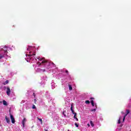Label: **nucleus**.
<instances>
[{"instance_id":"1","label":"nucleus","mask_w":131,"mask_h":131,"mask_svg":"<svg viewBox=\"0 0 131 131\" xmlns=\"http://www.w3.org/2000/svg\"><path fill=\"white\" fill-rule=\"evenodd\" d=\"M71 111H72V113H73V114H74V118H76V115H77V114L75 112H74V111L73 110V104H71Z\"/></svg>"},{"instance_id":"2","label":"nucleus","mask_w":131,"mask_h":131,"mask_svg":"<svg viewBox=\"0 0 131 131\" xmlns=\"http://www.w3.org/2000/svg\"><path fill=\"white\" fill-rule=\"evenodd\" d=\"M26 121H27V119L26 118H24L21 121V124H23V127H25V123H26Z\"/></svg>"},{"instance_id":"3","label":"nucleus","mask_w":131,"mask_h":131,"mask_svg":"<svg viewBox=\"0 0 131 131\" xmlns=\"http://www.w3.org/2000/svg\"><path fill=\"white\" fill-rule=\"evenodd\" d=\"M10 118L11 119V122L12 123L14 124L15 122H16V121L15 120V118H14V116L13 115L10 114Z\"/></svg>"},{"instance_id":"4","label":"nucleus","mask_w":131,"mask_h":131,"mask_svg":"<svg viewBox=\"0 0 131 131\" xmlns=\"http://www.w3.org/2000/svg\"><path fill=\"white\" fill-rule=\"evenodd\" d=\"M6 93L8 96H10V95H11V89H10V87L7 88Z\"/></svg>"},{"instance_id":"5","label":"nucleus","mask_w":131,"mask_h":131,"mask_svg":"<svg viewBox=\"0 0 131 131\" xmlns=\"http://www.w3.org/2000/svg\"><path fill=\"white\" fill-rule=\"evenodd\" d=\"M5 119H6V122H7V123H10L11 120H10V118H8V117L7 116H5Z\"/></svg>"},{"instance_id":"6","label":"nucleus","mask_w":131,"mask_h":131,"mask_svg":"<svg viewBox=\"0 0 131 131\" xmlns=\"http://www.w3.org/2000/svg\"><path fill=\"white\" fill-rule=\"evenodd\" d=\"M3 103L4 106H8V103L7 102V101H6V100H3Z\"/></svg>"},{"instance_id":"7","label":"nucleus","mask_w":131,"mask_h":131,"mask_svg":"<svg viewBox=\"0 0 131 131\" xmlns=\"http://www.w3.org/2000/svg\"><path fill=\"white\" fill-rule=\"evenodd\" d=\"M28 56H29L30 57V58L31 59L33 56H35V53H34L33 54H28Z\"/></svg>"},{"instance_id":"8","label":"nucleus","mask_w":131,"mask_h":131,"mask_svg":"<svg viewBox=\"0 0 131 131\" xmlns=\"http://www.w3.org/2000/svg\"><path fill=\"white\" fill-rule=\"evenodd\" d=\"M45 63H48L47 60H43L41 62V64H45Z\"/></svg>"},{"instance_id":"9","label":"nucleus","mask_w":131,"mask_h":131,"mask_svg":"<svg viewBox=\"0 0 131 131\" xmlns=\"http://www.w3.org/2000/svg\"><path fill=\"white\" fill-rule=\"evenodd\" d=\"M69 89L70 91H72V86L70 84H69Z\"/></svg>"},{"instance_id":"10","label":"nucleus","mask_w":131,"mask_h":131,"mask_svg":"<svg viewBox=\"0 0 131 131\" xmlns=\"http://www.w3.org/2000/svg\"><path fill=\"white\" fill-rule=\"evenodd\" d=\"M37 59H38L39 61H42L43 60V58H40V57H38Z\"/></svg>"},{"instance_id":"11","label":"nucleus","mask_w":131,"mask_h":131,"mask_svg":"<svg viewBox=\"0 0 131 131\" xmlns=\"http://www.w3.org/2000/svg\"><path fill=\"white\" fill-rule=\"evenodd\" d=\"M37 119L38 120L40 121V122H41V124H42V120L41 118H39L38 117H37Z\"/></svg>"},{"instance_id":"12","label":"nucleus","mask_w":131,"mask_h":131,"mask_svg":"<svg viewBox=\"0 0 131 131\" xmlns=\"http://www.w3.org/2000/svg\"><path fill=\"white\" fill-rule=\"evenodd\" d=\"M90 124L91 125V126H92V127H94V123L93 122V121H90Z\"/></svg>"},{"instance_id":"13","label":"nucleus","mask_w":131,"mask_h":131,"mask_svg":"<svg viewBox=\"0 0 131 131\" xmlns=\"http://www.w3.org/2000/svg\"><path fill=\"white\" fill-rule=\"evenodd\" d=\"M51 64H52L54 67H56V64L54 62H49V65H51Z\"/></svg>"},{"instance_id":"14","label":"nucleus","mask_w":131,"mask_h":131,"mask_svg":"<svg viewBox=\"0 0 131 131\" xmlns=\"http://www.w3.org/2000/svg\"><path fill=\"white\" fill-rule=\"evenodd\" d=\"M8 83H9V80H6V81L4 82V85H6V84H8Z\"/></svg>"},{"instance_id":"15","label":"nucleus","mask_w":131,"mask_h":131,"mask_svg":"<svg viewBox=\"0 0 131 131\" xmlns=\"http://www.w3.org/2000/svg\"><path fill=\"white\" fill-rule=\"evenodd\" d=\"M91 104L94 107L95 106V104L94 103V100H91Z\"/></svg>"},{"instance_id":"16","label":"nucleus","mask_w":131,"mask_h":131,"mask_svg":"<svg viewBox=\"0 0 131 131\" xmlns=\"http://www.w3.org/2000/svg\"><path fill=\"white\" fill-rule=\"evenodd\" d=\"M126 114H127V115L128 114H129V113H130V112L129 111V110H126Z\"/></svg>"},{"instance_id":"17","label":"nucleus","mask_w":131,"mask_h":131,"mask_svg":"<svg viewBox=\"0 0 131 131\" xmlns=\"http://www.w3.org/2000/svg\"><path fill=\"white\" fill-rule=\"evenodd\" d=\"M126 116H127V114H126L123 118V121H124V120H125V117H126Z\"/></svg>"},{"instance_id":"18","label":"nucleus","mask_w":131,"mask_h":131,"mask_svg":"<svg viewBox=\"0 0 131 131\" xmlns=\"http://www.w3.org/2000/svg\"><path fill=\"white\" fill-rule=\"evenodd\" d=\"M85 104H90V101H89V100H86L85 101Z\"/></svg>"},{"instance_id":"19","label":"nucleus","mask_w":131,"mask_h":131,"mask_svg":"<svg viewBox=\"0 0 131 131\" xmlns=\"http://www.w3.org/2000/svg\"><path fill=\"white\" fill-rule=\"evenodd\" d=\"M65 113H66V111H63L62 112V114L64 115V117H66V115L65 114Z\"/></svg>"},{"instance_id":"20","label":"nucleus","mask_w":131,"mask_h":131,"mask_svg":"<svg viewBox=\"0 0 131 131\" xmlns=\"http://www.w3.org/2000/svg\"><path fill=\"white\" fill-rule=\"evenodd\" d=\"M32 109H36V107L35 106V105L34 104H33L32 106Z\"/></svg>"},{"instance_id":"21","label":"nucleus","mask_w":131,"mask_h":131,"mask_svg":"<svg viewBox=\"0 0 131 131\" xmlns=\"http://www.w3.org/2000/svg\"><path fill=\"white\" fill-rule=\"evenodd\" d=\"M3 58H4V55L0 54V59H3Z\"/></svg>"},{"instance_id":"22","label":"nucleus","mask_w":131,"mask_h":131,"mask_svg":"<svg viewBox=\"0 0 131 131\" xmlns=\"http://www.w3.org/2000/svg\"><path fill=\"white\" fill-rule=\"evenodd\" d=\"M75 126H76V127H78V126H79V125L76 123H75Z\"/></svg>"},{"instance_id":"23","label":"nucleus","mask_w":131,"mask_h":131,"mask_svg":"<svg viewBox=\"0 0 131 131\" xmlns=\"http://www.w3.org/2000/svg\"><path fill=\"white\" fill-rule=\"evenodd\" d=\"M91 111L94 112H96V108H94V109L92 110Z\"/></svg>"},{"instance_id":"24","label":"nucleus","mask_w":131,"mask_h":131,"mask_svg":"<svg viewBox=\"0 0 131 131\" xmlns=\"http://www.w3.org/2000/svg\"><path fill=\"white\" fill-rule=\"evenodd\" d=\"M34 104H36V99H34Z\"/></svg>"},{"instance_id":"25","label":"nucleus","mask_w":131,"mask_h":131,"mask_svg":"<svg viewBox=\"0 0 131 131\" xmlns=\"http://www.w3.org/2000/svg\"><path fill=\"white\" fill-rule=\"evenodd\" d=\"M37 64H39V66H40V65H41V63L38 62Z\"/></svg>"},{"instance_id":"26","label":"nucleus","mask_w":131,"mask_h":131,"mask_svg":"<svg viewBox=\"0 0 131 131\" xmlns=\"http://www.w3.org/2000/svg\"><path fill=\"white\" fill-rule=\"evenodd\" d=\"M66 73H67V74H69L68 70H66Z\"/></svg>"},{"instance_id":"27","label":"nucleus","mask_w":131,"mask_h":131,"mask_svg":"<svg viewBox=\"0 0 131 131\" xmlns=\"http://www.w3.org/2000/svg\"><path fill=\"white\" fill-rule=\"evenodd\" d=\"M75 119H76V120H77V121H78V119L77 118V117H76V118H75Z\"/></svg>"},{"instance_id":"28","label":"nucleus","mask_w":131,"mask_h":131,"mask_svg":"<svg viewBox=\"0 0 131 131\" xmlns=\"http://www.w3.org/2000/svg\"><path fill=\"white\" fill-rule=\"evenodd\" d=\"M33 96H34V97H35V93H33Z\"/></svg>"},{"instance_id":"29","label":"nucleus","mask_w":131,"mask_h":131,"mask_svg":"<svg viewBox=\"0 0 131 131\" xmlns=\"http://www.w3.org/2000/svg\"><path fill=\"white\" fill-rule=\"evenodd\" d=\"M42 71H43V72H45L46 69H43V70H42Z\"/></svg>"},{"instance_id":"30","label":"nucleus","mask_w":131,"mask_h":131,"mask_svg":"<svg viewBox=\"0 0 131 131\" xmlns=\"http://www.w3.org/2000/svg\"><path fill=\"white\" fill-rule=\"evenodd\" d=\"M90 99H91V100H93V99H94V98L91 97Z\"/></svg>"},{"instance_id":"31","label":"nucleus","mask_w":131,"mask_h":131,"mask_svg":"<svg viewBox=\"0 0 131 131\" xmlns=\"http://www.w3.org/2000/svg\"><path fill=\"white\" fill-rule=\"evenodd\" d=\"M118 122H119V123H120V120H118Z\"/></svg>"},{"instance_id":"32","label":"nucleus","mask_w":131,"mask_h":131,"mask_svg":"<svg viewBox=\"0 0 131 131\" xmlns=\"http://www.w3.org/2000/svg\"><path fill=\"white\" fill-rule=\"evenodd\" d=\"M29 54H31V52H29Z\"/></svg>"},{"instance_id":"33","label":"nucleus","mask_w":131,"mask_h":131,"mask_svg":"<svg viewBox=\"0 0 131 131\" xmlns=\"http://www.w3.org/2000/svg\"><path fill=\"white\" fill-rule=\"evenodd\" d=\"M45 131H48V130H45Z\"/></svg>"},{"instance_id":"34","label":"nucleus","mask_w":131,"mask_h":131,"mask_svg":"<svg viewBox=\"0 0 131 131\" xmlns=\"http://www.w3.org/2000/svg\"><path fill=\"white\" fill-rule=\"evenodd\" d=\"M35 60H36V61L37 60V59H35Z\"/></svg>"},{"instance_id":"35","label":"nucleus","mask_w":131,"mask_h":131,"mask_svg":"<svg viewBox=\"0 0 131 131\" xmlns=\"http://www.w3.org/2000/svg\"><path fill=\"white\" fill-rule=\"evenodd\" d=\"M88 125H90L88 124Z\"/></svg>"},{"instance_id":"36","label":"nucleus","mask_w":131,"mask_h":131,"mask_svg":"<svg viewBox=\"0 0 131 131\" xmlns=\"http://www.w3.org/2000/svg\"><path fill=\"white\" fill-rule=\"evenodd\" d=\"M88 125H90L88 124Z\"/></svg>"},{"instance_id":"37","label":"nucleus","mask_w":131,"mask_h":131,"mask_svg":"<svg viewBox=\"0 0 131 131\" xmlns=\"http://www.w3.org/2000/svg\"><path fill=\"white\" fill-rule=\"evenodd\" d=\"M68 131H70L69 130H68Z\"/></svg>"}]
</instances>
